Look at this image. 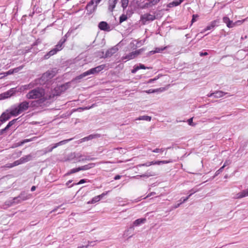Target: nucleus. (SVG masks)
Segmentation results:
<instances>
[{"label": "nucleus", "instance_id": "obj_1", "mask_svg": "<svg viewBox=\"0 0 248 248\" xmlns=\"http://www.w3.org/2000/svg\"><path fill=\"white\" fill-rule=\"evenodd\" d=\"M27 99H41L46 101L48 97L46 94L45 90L42 88L37 87L30 91L26 95Z\"/></svg>", "mask_w": 248, "mask_h": 248}, {"label": "nucleus", "instance_id": "obj_2", "mask_svg": "<svg viewBox=\"0 0 248 248\" xmlns=\"http://www.w3.org/2000/svg\"><path fill=\"white\" fill-rule=\"evenodd\" d=\"M29 100H24L20 102L16 106H14L10 109V114L14 117L17 116L21 113L29 109Z\"/></svg>", "mask_w": 248, "mask_h": 248}, {"label": "nucleus", "instance_id": "obj_3", "mask_svg": "<svg viewBox=\"0 0 248 248\" xmlns=\"http://www.w3.org/2000/svg\"><path fill=\"white\" fill-rule=\"evenodd\" d=\"M105 66H106L105 64H102L97 66L94 68H91L87 70V71H85V72L83 73L82 74H80L77 77L75 78V80H80L87 76L98 74L100 71L103 70L105 68Z\"/></svg>", "mask_w": 248, "mask_h": 248}, {"label": "nucleus", "instance_id": "obj_4", "mask_svg": "<svg viewBox=\"0 0 248 248\" xmlns=\"http://www.w3.org/2000/svg\"><path fill=\"white\" fill-rule=\"evenodd\" d=\"M56 72L55 70H49L46 73H44L41 78L39 79V83L41 85L47 84V82L53 78L56 75Z\"/></svg>", "mask_w": 248, "mask_h": 248}, {"label": "nucleus", "instance_id": "obj_5", "mask_svg": "<svg viewBox=\"0 0 248 248\" xmlns=\"http://www.w3.org/2000/svg\"><path fill=\"white\" fill-rule=\"evenodd\" d=\"M66 41V39H61L58 44L55 46L54 48L50 50L48 53L45 55L44 58L45 59H48L50 56L56 54L58 51L61 50L63 47V44Z\"/></svg>", "mask_w": 248, "mask_h": 248}, {"label": "nucleus", "instance_id": "obj_6", "mask_svg": "<svg viewBox=\"0 0 248 248\" xmlns=\"http://www.w3.org/2000/svg\"><path fill=\"white\" fill-rule=\"evenodd\" d=\"M72 140V139L63 140L61 141L58 143H55L54 144L50 145L49 146L44 148L43 150V151L44 154H46L47 153L51 152L52 151V150L54 149L57 148V147H58L59 146L63 145V144L67 143L68 141L71 140Z\"/></svg>", "mask_w": 248, "mask_h": 248}, {"label": "nucleus", "instance_id": "obj_7", "mask_svg": "<svg viewBox=\"0 0 248 248\" xmlns=\"http://www.w3.org/2000/svg\"><path fill=\"white\" fill-rule=\"evenodd\" d=\"M146 222V218H139V219L135 220L133 223V226L130 227L127 229V230L124 232V235H126V236H127L128 235L126 234V233L127 232H128L129 231H133L134 227H137V226H140L141 224L145 223Z\"/></svg>", "mask_w": 248, "mask_h": 248}, {"label": "nucleus", "instance_id": "obj_8", "mask_svg": "<svg viewBox=\"0 0 248 248\" xmlns=\"http://www.w3.org/2000/svg\"><path fill=\"white\" fill-rule=\"evenodd\" d=\"M46 101H44L42 99L29 101V108L34 109L39 107L42 106Z\"/></svg>", "mask_w": 248, "mask_h": 248}, {"label": "nucleus", "instance_id": "obj_9", "mask_svg": "<svg viewBox=\"0 0 248 248\" xmlns=\"http://www.w3.org/2000/svg\"><path fill=\"white\" fill-rule=\"evenodd\" d=\"M145 50V49L142 48L140 49L137 50L135 51H133L128 54L126 55L125 56H123L122 58V60L124 61V60H132L136 58L138 55L140 54L142 52Z\"/></svg>", "mask_w": 248, "mask_h": 248}, {"label": "nucleus", "instance_id": "obj_10", "mask_svg": "<svg viewBox=\"0 0 248 248\" xmlns=\"http://www.w3.org/2000/svg\"><path fill=\"white\" fill-rule=\"evenodd\" d=\"M155 19V16L148 13L144 14L140 16V21L143 24H146L147 22L152 21Z\"/></svg>", "mask_w": 248, "mask_h": 248}, {"label": "nucleus", "instance_id": "obj_11", "mask_svg": "<svg viewBox=\"0 0 248 248\" xmlns=\"http://www.w3.org/2000/svg\"><path fill=\"white\" fill-rule=\"evenodd\" d=\"M74 158L77 162H82L86 160H94V158H92L90 156H86L79 154H75Z\"/></svg>", "mask_w": 248, "mask_h": 248}, {"label": "nucleus", "instance_id": "obj_12", "mask_svg": "<svg viewBox=\"0 0 248 248\" xmlns=\"http://www.w3.org/2000/svg\"><path fill=\"white\" fill-rule=\"evenodd\" d=\"M96 8L97 6L92 3L91 1L87 4L86 7L87 14L89 15L93 14L96 10Z\"/></svg>", "mask_w": 248, "mask_h": 248}, {"label": "nucleus", "instance_id": "obj_13", "mask_svg": "<svg viewBox=\"0 0 248 248\" xmlns=\"http://www.w3.org/2000/svg\"><path fill=\"white\" fill-rule=\"evenodd\" d=\"M98 28L101 31H110L109 25L105 21H101L98 24Z\"/></svg>", "mask_w": 248, "mask_h": 248}, {"label": "nucleus", "instance_id": "obj_14", "mask_svg": "<svg viewBox=\"0 0 248 248\" xmlns=\"http://www.w3.org/2000/svg\"><path fill=\"white\" fill-rule=\"evenodd\" d=\"M100 136L99 134H91L89 135L88 136H87L86 137H84L82 139H81L79 140L78 143H82L86 141H88L90 140H91L93 139H95L100 137Z\"/></svg>", "mask_w": 248, "mask_h": 248}, {"label": "nucleus", "instance_id": "obj_15", "mask_svg": "<svg viewBox=\"0 0 248 248\" xmlns=\"http://www.w3.org/2000/svg\"><path fill=\"white\" fill-rule=\"evenodd\" d=\"M217 23H218L217 20L212 21L205 29L201 31V33H203L207 31L213 30L215 27L217 26Z\"/></svg>", "mask_w": 248, "mask_h": 248}, {"label": "nucleus", "instance_id": "obj_16", "mask_svg": "<svg viewBox=\"0 0 248 248\" xmlns=\"http://www.w3.org/2000/svg\"><path fill=\"white\" fill-rule=\"evenodd\" d=\"M15 94V90L11 88L7 92L1 94V96L3 99L7 98Z\"/></svg>", "mask_w": 248, "mask_h": 248}, {"label": "nucleus", "instance_id": "obj_17", "mask_svg": "<svg viewBox=\"0 0 248 248\" xmlns=\"http://www.w3.org/2000/svg\"><path fill=\"white\" fill-rule=\"evenodd\" d=\"M118 0H108V10L110 12H112L116 7V5Z\"/></svg>", "mask_w": 248, "mask_h": 248}, {"label": "nucleus", "instance_id": "obj_18", "mask_svg": "<svg viewBox=\"0 0 248 248\" xmlns=\"http://www.w3.org/2000/svg\"><path fill=\"white\" fill-rule=\"evenodd\" d=\"M118 49L117 47L114 46L108 49L106 52L105 57H110L112 56L114 54L116 53Z\"/></svg>", "mask_w": 248, "mask_h": 248}, {"label": "nucleus", "instance_id": "obj_19", "mask_svg": "<svg viewBox=\"0 0 248 248\" xmlns=\"http://www.w3.org/2000/svg\"><path fill=\"white\" fill-rule=\"evenodd\" d=\"M15 205L13 200L12 199H10L7 201H6L1 206V208L3 209H6L8 208Z\"/></svg>", "mask_w": 248, "mask_h": 248}, {"label": "nucleus", "instance_id": "obj_20", "mask_svg": "<svg viewBox=\"0 0 248 248\" xmlns=\"http://www.w3.org/2000/svg\"><path fill=\"white\" fill-rule=\"evenodd\" d=\"M247 196H248V189L243 190L241 192L237 193L234 198L235 199H241Z\"/></svg>", "mask_w": 248, "mask_h": 248}, {"label": "nucleus", "instance_id": "obj_21", "mask_svg": "<svg viewBox=\"0 0 248 248\" xmlns=\"http://www.w3.org/2000/svg\"><path fill=\"white\" fill-rule=\"evenodd\" d=\"M166 46L165 47H155V50L150 51L148 52V56L152 55L156 53H161L163 50H164L166 48Z\"/></svg>", "mask_w": 248, "mask_h": 248}, {"label": "nucleus", "instance_id": "obj_22", "mask_svg": "<svg viewBox=\"0 0 248 248\" xmlns=\"http://www.w3.org/2000/svg\"><path fill=\"white\" fill-rule=\"evenodd\" d=\"M11 116L12 115L10 114V112H9V113L3 112L2 113L0 117V120L1 121V122L4 123L6 121L8 120L11 118Z\"/></svg>", "mask_w": 248, "mask_h": 248}, {"label": "nucleus", "instance_id": "obj_23", "mask_svg": "<svg viewBox=\"0 0 248 248\" xmlns=\"http://www.w3.org/2000/svg\"><path fill=\"white\" fill-rule=\"evenodd\" d=\"M95 163H91L79 167L80 170H86L94 167Z\"/></svg>", "mask_w": 248, "mask_h": 248}, {"label": "nucleus", "instance_id": "obj_24", "mask_svg": "<svg viewBox=\"0 0 248 248\" xmlns=\"http://www.w3.org/2000/svg\"><path fill=\"white\" fill-rule=\"evenodd\" d=\"M19 198L20 199L22 200V201H26L27 200L31 198V194H28V193L23 191L21 192V193L19 195Z\"/></svg>", "mask_w": 248, "mask_h": 248}, {"label": "nucleus", "instance_id": "obj_25", "mask_svg": "<svg viewBox=\"0 0 248 248\" xmlns=\"http://www.w3.org/2000/svg\"><path fill=\"white\" fill-rule=\"evenodd\" d=\"M223 21L226 24L228 28H232L234 24L233 23L232 21L227 16H224L223 18Z\"/></svg>", "mask_w": 248, "mask_h": 248}, {"label": "nucleus", "instance_id": "obj_26", "mask_svg": "<svg viewBox=\"0 0 248 248\" xmlns=\"http://www.w3.org/2000/svg\"><path fill=\"white\" fill-rule=\"evenodd\" d=\"M185 0H175L168 4V7L171 8L179 5Z\"/></svg>", "mask_w": 248, "mask_h": 248}, {"label": "nucleus", "instance_id": "obj_27", "mask_svg": "<svg viewBox=\"0 0 248 248\" xmlns=\"http://www.w3.org/2000/svg\"><path fill=\"white\" fill-rule=\"evenodd\" d=\"M31 159V155H28L21 157L19 160L21 164L27 162Z\"/></svg>", "mask_w": 248, "mask_h": 248}, {"label": "nucleus", "instance_id": "obj_28", "mask_svg": "<svg viewBox=\"0 0 248 248\" xmlns=\"http://www.w3.org/2000/svg\"><path fill=\"white\" fill-rule=\"evenodd\" d=\"M20 164H21V162H20V160H16L15 161H14L13 163H9V164H7L6 165V167H7V168H13L15 166H16L18 165H20Z\"/></svg>", "mask_w": 248, "mask_h": 248}, {"label": "nucleus", "instance_id": "obj_29", "mask_svg": "<svg viewBox=\"0 0 248 248\" xmlns=\"http://www.w3.org/2000/svg\"><path fill=\"white\" fill-rule=\"evenodd\" d=\"M227 93H224L221 91H218L214 92V97L215 98H220L223 96L225 94Z\"/></svg>", "mask_w": 248, "mask_h": 248}, {"label": "nucleus", "instance_id": "obj_30", "mask_svg": "<svg viewBox=\"0 0 248 248\" xmlns=\"http://www.w3.org/2000/svg\"><path fill=\"white\" fill-rule=\"evenodd\" d=\"M101 200V198H100L99 196H96L94 197L92 199L91 201H89L88 202V204H93L95 203L98 202H99Z\"/></svg>", "mask_w": 248, "mask_h": 248}, {"label": "nucleus", "instance_id": "obj_31", "mask_svg": "<svg viewBox=\"0 0 248 248\" xmlns=\"http://www.w3.org/2000/svg\"><path fill=\"white\" fill-rule=\"evenodd\" d=\"M151 120V117L147 115L140 116L136 119V120H144L146 121H150Z\"/></svg>", "mask_w": 248, "mask_h": 248}, {"label": "nucleus", "instance_id": "obj_32", "mask_svg": "<svg viewBox=\"0 0 248 248\" xmlns=\"http://www.w3.org/2000/svg\"><path fill=\"white\" fill-rule=\"evenodd\" d=\"M12 199L13 200V202H14L15 205L20 203L22 202H23L22 200H21V199H20V198H19V195L17 197L12 198Z\"/></svg>", "mask_w": 248, "mask_h": 248}, {"label": "nucleus", "instance_id": "obj_33", "mask_svg": "<svg viewBox=\"0 0 248 248\" xmlns=\"http://www.w3.org/2000/svg\"><path fill=\"white\" fill-rule=\"evenodd\" d=\"M121 5L123 9L124 10L128 6L129 0H121Z\"/></svg>", "mask_w": 248, "mask_h": 248}, {"label": "nucleus", "instance_id": "obj_34", "mask_svg": "<svg viewBox=\"0 0 248 248\" xmlns=\"http://www.w3.org/2000/svg\"><path fill=\"white\" fill-rule=\"evenodd\" d=\"M13 88L14 89V90H15V94L16 93H21V92H24L25 91V90L23 88L22 86H20V87H16V88Z\"/></svg>", "mask_w": 248, "mask_h": 248}, {"label": "nucleus", "instance_id": "obj_35", "mask_svg": "<svg viewBox=\"0 0 248 248\" xmlns=\"http://www.w3.org/2000/svg\"><path fill=\"white\" fill-rule=\"evenodd\" d=\"M80 171V170H79V167L77 168H73L71 170H70L67 173V175H70L72 173H74L76 172H77L78 171Z\"/></svg>", "mask_w": 248, "mask_h": 248}, {"label": "nucleus", "instance_id": "obj_36", "mask_svg": "<svg viewBox=\"0 0 248 248\" xmlns=\"http://www.w3.org/2000/svg\"><path fill=\"white\" fill-rule=\"evenodd\" d=\"M199 191V189L197 187H194L190 189L189 192H190V194L188 195L189 197H191L193 194L195 193L196 192H198Z\"/></svg>", "mask_w": 248, "mask_h": 248}, {"label": "nucleus", "instance_id": "obj_37", "mask_svg": "<svg viewBox=\"0 0 248 248\" xmlns=\"http://www.w3.org/2000/svg\"><path fill=\"white\" fill-rule=\"evenodd\" d=\"M74 29H70L69 30V31H68V32L65 34L64 36L62 38V39H66V40L67 39V38L70 35V34L73 32V31H74Z\"/></svg>", "mask_w": 248, "mask_h": 248}, {"label": "nucleus", "instance_id": "obj_38", "mask_svg": "<svg viewBox=\"0 0 248 248\" xmlns=\"http://www.w3.org/2000/svg\"><path fill=\"white\" fill-rule=\"evenodd\" d=\"M127 19V16L126 15H124V14L122 15V16H120V17L119 18L120 23H122L123 22L125 21Z\"/></svg>", "mask_w": 248, "mask_h": 248}, {"label": "nucleus", "instance_id": "obj_39", "mask_svg": "<svg viewBox=\"0 0 248 248\" xmlns=\"http://www.w3.org/2000/svg\"><path fill=\"white\" fill-rule=\"evenodd\" d=\"M23 67H24L23 65H21L18 67H16L14 69H12L13 70L14 73H16L18 72L20 70H21L23 69Z\"/></svg>", "mask_w": 248, "mask_h": 248}, {"label": "nucleus", "instance_id": "obj_40", "mask_svg": "<svg viewBox=\"0 0 248 248\" xmlns=\"http://www.w3.org/2000/svg\"><path fill=\"white\" fill-rule=\"evenodd\" d=\"M224 168V167L222 166L220 169H219L217 170L215 172L214 177L217 176L218 174H219L221 172H222Z\"/></svg>", "mask_w": 248, "mask_h": 248}, {"label": "nucleus", "instance_id": "obj_41", "mask_svg": "<svg viewBox=\"0 0 248 248\" xmlns=\"http://www.w3.org/2000/svg\"><path fill=\"white\" fill-rule=\"evenodd\" d=\"M87 181H86V179H81L78 183H76V184H73V185H72L71 186H70V187H72L74 185H80V184H84L85 183H86Z\"/></svg>", "mask_w": 248, "mask_h": 248}, {"label": "nucleus", "instance_id": "obj_42", "mask_svg": "<svg viewBox=\"0 0 248 248\" xmlns=\"http://www.w3.org/2000/svg\"><path fill=\"white\" fill-rule=\"evenodd\" d=\"M22 86L25 90H27L30 89L33 87V86L31 83L29 84L22 85Z\"/></svg>", "mask_w": 248, "mask_h": 248}, {"label": "nucleus", "instance_id": "obj_43", "mask_svg": "<svg viewBox=\"0 0 248 248\" xmlns=\"http://www.w3.org/2000/svg\"><path fill=\"white\" fill-rule=\"evenodd\" d=\"M152 165H153L152 161H151V162H147L144 164H140V165H139V167H142V166L149 167Z\"/></svg>", "mask_w": 248, "mask_h": 248}, {"label": "nucleus", "instance_id": "obj_44", "mask_svg": "<svg viewBox=\"0 0 248 248\" xmlns=\"http://www.w3.org/2000/svg\"><path fill=\"white\" fill-rule=\"evenodd\" d=\"M138 67L139 70L140 69H150V68L149 67H146L144 64L140 63L139 65H137Z\"/></svg>", "mask_w": 248, "mask_h": 248}, {"label": "nucleus", "instance_id": "obj_45", "mask_svg": "<svg viewBox=\"0 0 248 248\" xmlns=\"http://www.w3.org/2000/svg\"><path fill=\"white\" fill-rule=\"evenodd\" d=\"M190 197H189V195H188V196L186 198H182L179 201L181 202L182 203H183L186 202Z\"/></svg>", "mask_w": 248, "mask_h": 248}, {"label": "nucleus", "instance_id": "obj_46", "mask_svg": "<svg viewBox=\"0 0 248 248\" xmlns=\"http://www.w3.org/2000/svg\"><path fill=\"white\" fill-rule=\"evenodd\" d=\"M101 0H91V1L97 7L98 4L100 2Z\"/></svg>", "mask_w": 248, "mask_h": 248}, {"label": "nucleus", "instance_id": "obj_47", "mask_svg": "<svg viewBox=\"0 0 248 248\" xmlns=\"http://www.w3.org/2000/svg\"><path fill=\"white\" fill-rule=\"evenodd\" d=\"M198 16L197 15H193L192 16V18L191 20V24L195 22L197 18L198 17Z\"/></svg>", "mask_w": 248, "mask_h": 248}, {"label": "nucleus", "instance_id": "obj_48", "mask_svg": "<svg viewBox=\"0 0 248 248\" xmlns=\"http://www.w3.org/2000/svg\"><path fill=\"white\" fill-rule=\"evenodd\" d=\"M187 123L189 125L194 126L195 124L193 123V118H191L187 120Z\"/></svg>", "mask_w": 248, "mask_h": 248}, {"label": "nucleus", "instance_id": "obj_49", "mask_svg": "<svg viewBox=\"0 0 248 248\" xmlns=\"http://www.w3.org/2000/svg\"><path fill=\"white\" fill-rule=\"evenodd\" d=\"M146 174L147 175H146V177H149L150 176H153L155 175V173L154 172H152V171H151V172H146Z\"/></svg>", "mask_w": 248, "mask_h": 248}, {"label": "nucleus", "instance_id": "obj_50", "mask_svg": "<svg viewBox=\"0 0 248 248\" xmlns=\"http://www.w3.org/2000/svg\"><path fill=\"white\" fill-rule=\"evenodd\" d=\"M31 140H32L31 139H25V140H22V141H21V143L19 145H23V144L28 142H30Z\"/></svg>", "mask_w": 248, "mask_h": 248}, {"label": "nucleus", "instance_id": "obj_51", "mask_svg": "<svg viewBox=\"0 0 248 248\" xmlns=\"http://www.w3.org/2000/svg\"><path fill=\"white\" fill-rule=\"evenodd\" d=\"M139 70L138 67L137 65H135L133 69L132 70L131 72L132 73L135 74Z\"/></svg>", "mask_w": 248, "mask_h": 248}, {"label": "nucleus", "instance_id": "obj_52", "mask_svg": "<svg viewBox=\"0 0 248 248\" xmlns=\"http://www.w3.org/2000/svg\"><path fill=\"white\" fill-rule=\"evenodd\" d=\"M152 164H153V165H161V161H159V160L153 161H152Z\"/></svg>", "mask_w": 248, "mask_h": 248}, {"label": "nucleus", "instance_id": "obj_53", "mask_svg": "<svg viewBox=\"0 0 248 248\" xmlns=\"http://www.w3.org/2000/svg\"><path fill=\"white\" fill-rule=\"evenodd\" d=\"M109 191H106V192H104L103 193H102L101 194L99 195V197L100 198H101V199L102 198H103L105 196H106V195L108 194V193L109 192Z\"/></svg>", "mask_w": 248, "mask_h": 248}, {"label": "nucleus", "instance_id": "obj_54", "mask_svg": "<svg viewBox=\"0 0 248 248\" xmlns=\"http://www.w3.org/2000/svg\"><path fill=\"white\" fill-rule=\"evenodd\" d=\"M14 74L13 70L12 69H10L8 71H7L6 73H5V74L7 75H12Z\"/></svg>", "mask_w": 248, "mask_h": 248}, {"label": "nucleus", "instance_id": "obj_55", "mask_svg": "<svg viewBox=\"0 0 248 248\" xmlns=\"http://www.w3.org/2000/svg\"><path fill=\"white\" fill-rule=\"evenodd\" d=\"M13 125L12 122L11 121L9 122L6 126L5 127V128L7 130L11 126Z\"/></svg>", "mask_w": 248, "mask_h": 248}, {"label": "nucleus", "instance_id": "obj_56", "mask_svg": "<svg viewBox=\"0 0 248 248\" xmlns=\"http://www.w3.org/2000/svg\"><path fill=\"white\" fill-rule=\"evenodd\" d=\"M171 162H172V160H162V161H161V164H168V163H171Z\"/></svg>", "mask_w": 248, "mask_h": 248}, {"label": "nucleus", "instance_id": "obj_57", "mask_svg": "<svg viewBox=\"0 0 248 248\" xmlns=\"http://www.w3.org/2000/svg\"><path fill=\"white\" fill-rule=\"evenodd\" d=\"M181 204H182V203H181V202H180L179 203H177V204H176L172 206V209H176V208H177L178 207H179L180 206V205H181Z\"/></svg>", "mask_w": 248, "mask_h": 248}, {"label": "nucleus", "instance_id": "obj_58", "mask_svg": "<svg viewBox=\"0 0 248 248\" xmlns=\"http://www.w3.org/2000/svg\"><path fill=\"white\" fill-rule=\"evenodd\" d=\"M199 55L201 57H202V56H206L208 55V53L206 52H200L199 53Z\"/></svg>", "mask_w": 248, "mask_h": 248}, {"label": "nucleus", "instance_id": "obj_59", "mask_svg": "<svg viewBox=\"0 0 248 248\" xmlns=\"http://www.w3.org/2000/svg\"><path fill=\"white\" fill-rule=\"evenodd\" d=\"M159 1H160V0H152L151 1V2L152 3V4L155 5V4H157V3H158L159 2Z\"/></svg>", "mask_w": 248, "mask_h": 248}, {"label": "nucleus", "instance_id": "obj_60", "mask_svg": "<svg viewBox=\"0 0 248 248\" xmlns=\"http://www.w3.org/2000/svg\"><path fill=\"white\" fill-rule=\"evenodd\" d=\"M230 163H231V162H230V160H226V161L225 162V163H224V165H223V166H222V167H224H224H226V166L229 165L230 164Z\"/></svg>", "mask_w": 248, "mask_h": 248}, {"label": "nucleus", "instance_id": "obj_61", "mask_svg": "<svg viewBox=\"0 0 248 248\" xmlns=\"http://www.w3.org/2000/svg\"><path fill=\"white\" fill-rule=\"evenodd\" d=\"M90 244H88L86 246H78L77 248H88L89 247Z\"/></svg>", "mask_w": 248, "mask_h": 248}, {"label": "nucleus", "instance_id": "obj_62", "mask_svg": "<svg viewBox=\"0 0 248 248\" xmlns=\"http://www.w3.org/2000/svg\"><path fill=\"white\" fill-rule=\"evenodd\" d=\"M121 178V175H117L114 177V179L115 180H117L120 179Z\"/></svg>", "mask_w": 248, "mask_h": 248}, {"label": "nucleus", "instance_id": "obj_63", "mask_svg": "<svg viewBox=\"0 0 248 248\" xmlns=\"http://www.w3.org/2000/svg\"><path fill=\"white\" fill-rule=\"evenodd\" d=\"M152 151L153 153H159L160 152L159 148H156L155 149L152 150Z\"/></svg>", "mask_w": 248, "mask_h": 248}, {"label": "nucleus", "instance_id": "obj_64", "mask_svg": "<svg viewBox=\"0 0 248 248\" xmlns=\"http://www.w3.org/2000/svg\"><path fill=\"white\" fill-rule=\"evenodd\" d=\"M6 130L7 129L5 128V127L2 129L0 130V135H2Z\"/></svg>", "mask_w": 248, "mask_h": 248}]
</instances>
